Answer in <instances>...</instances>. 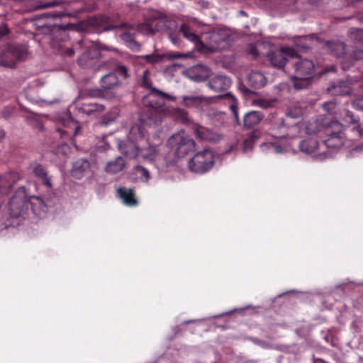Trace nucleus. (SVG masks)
Masks as SVG:
<instances>
[{
	"label": "nucleus",
	"instance_id": "53",
	"mask_svg": "<svg viewBox=\"0 0 363 363\" xmlns=\"http://www.w3.org/2000/svg\"><path fill=\"white\" fill-rule=\"evenodd\" d=\"M277 123H278V125H281L284 126V119L281 118H278L277 119Z\"/></svg>",
	"mask_w": 363,
	"mask_h": 363
},
{
	"label": "nucleus",
	"instance_id": "21",
	"mask_svg": "<svg viewBox=\"0 0 363 363\" xmlns=\"http://www.w3.org/2000/svg\"><path fill=\"white\" fill-rule=\"evenodd\" d=\"M117 196L125 206L131 207L138 204V201L134 196L132 189L120 187L117 190Z\"/></svg>",
	"mask_w": 363,
	"mask_h": 363
},
{
	"label": "nucleus",
	"instance_id": "17",
	"mask_svg": "<svg viewBox=\"0 0 363 363\" xmlns=\"http://www.w3.org/2000/svg\"><path fill=\"white\" fill-rule=\"evenodd\" d=\"M174 23V21L160 18L155 23V28L149 24H143L140 26L139 30L146 34L153 35L155 32L167 30Z\"/></svg>",
	"mask_w": 363,
	"mask_h": 363
},
{
	"label": "nucleus",
	"instance_id": "2",
	"mask_svg": "<svg viewBox=\"0 0 363 363\" xmlns=\"http://www.w3.org/2000/svg\"><path fill=\"white\" fill-rule=\"evenodd\" d=\"M305 132L308 136L301 140L298 147L301 152L311 156L315 161H323L328 157V153L323 150L318 138L321 137V130L316 123H308L305 126Z\"/></svg>",
	"mask_w": 363,
	"mask_h": 363
},
{
	"label": "nucleus",
	"instance_id": "35",
	"mask_svg": "<svg viewBox=\"0 0 363 363\" xmlns=\"http://www.w3.org/2000/svg\"><path fill=\"white\" fill-rule=\"evenodd\" d=\"M273 104V102L270 100L264 99H255L252 101V105L254 106H257L263 109H267L271 107Z\"/></svg>",
	"mask_w": 363,
	"mask_h": 363
},
{
	"label": "nucleus",
	"instance_id": "55",
	"mask_svg": "<svg viewBox=\"0 0 363 363\" xmlns=\"http://www.w3.org/2000/svg\"><path fill=\"white\" fill-rule=\"evenodd\" d=\"M55 5V3H54V2L48 3L46 5H45V7H52V6H54Z\"/></svg>",
	"mask_w": 363,
	"mask_h": 363
},
{
	"label": "nucleus",
	"instance_id": "3",
	"mask_svg": "<svg viewBox=\"0 0 363 363\" xmlns=\"http://www.w3.org/2000/svg\"><path fill=\"white\" fill-rule=\"evenodd\" d=\"M222 99L226 101L230 109L231 110L235 120L239 123V117L238 113V100L230 92L218 95L216 97H205L203 96H183L182 104L186 107L194 108L197 110H203L204 107L209 104L213 103L216 99Z\"/></svg>",
	"mask_w": 363,
	"mask_h": 363
},
{
	"label": "nucleus",
	"instance_id": "15",
	"mask_svg": "<svg viewBox=\"0 0 363 363\" xmlns=\"http://www.w3.org/2000/svg\"><path fill=\"white\" fill-rule=\"evenodd\" d=\"M186 76L190 79L200 82L206 80L211 77V71L203 65H196L187 69Z\"/></svg>",
	"mask_w": 363,
	"mask_h": 363
},
{
	"label": "nucleus",
	"instance_id": "22",
	"mask_svg": "<svg viewBox=\"0 0 363 363\" xmlns=\"http://www.w3.org/2000/svg\"><path fill=\"white\" fill-rule=\"evenodd\" d=\"M89 167L90 164L86 159H79L74 164L72 176L77 179H80L89 171Z\"/></svg>",
	"mask_w": 363,
	"mask_h": 363
},
{
	"label": "nucleus",
	"instance_id": "23",
	"mask_svg": "<svg viewBox=\"0 0 363 363\" xmlns=\"http://www.w3.org/2000/svg\"><path fill=\"white\" fill-rule=\"evenodd\" d=\"M180 31L183 36L195 44L197 50L203 51L204 43L201 41L199 36L196 35L191 28L186 24H183L180 28Z\"/></svg>",
	"mask_w": 363,
	"mask_h": 363
},
{
	"label": "nucleus",
	"instance_id": "40",
	"mask_svg": "<svg viewBox=\"0 0 363 363\" xmlns=\"http://www.w3.org/2000/svg\"><path fill=\"white\" fill-rule=\"evenodd\" d=\"M113 72H116V75L119 74L123 76L124 78H127L128 77V69L126 67L123 65L118 66Z\"/></svg>",
	"mask_w": 363,
	"mask_h": 363
},
{
	"label": "nucleus",
	"instance_id": "28",
	"mask_svg": "<svg viewBox=\"0 0 363 363\" xmlns=\"http://www.w3.org/2000/svg\"><path fill=\"white\" fill-rule=\"evenodd\" d=\"M248 81L255 88H262L265 86L267 79L260 72H252L248 75Z\"/></svg>",
	"mask_w": 363,
	"mask_h": 363
},
{
	"label": "nucleus",
	"instance_id": "59",
	"mask_svg": "<svg viewBox=\"0 0 363 363\" xmlns=\"http://www.w3.org/2000/svg\"><path fill=\"white\" fill-rule=\"evenodd\" d=\"M173 43L176 44V41L174 39H172Z\"/></svg>",
	"mask_w": 363,
	"mask_h": 363
},
{
	"label": "nucleus",
	"instance_id": "58",
	"mask_svg": "<svg viewBox=\"0 0 363 363\" xmlns=\"http://www.w3.org/2000/svg\"><path fill=\"white\" fill-rule=\"evenodd\" d=\"M297 130V127H293V128H291V130Z\"/></svg>",
	"mask_w": 363,
	"mask_h": 363
},
{
	"label": "nucleus",
	"instance_id": "49",
	"mask_svg": "<svg viewBox=\"0 0 363 363\" xmlns=\"http://www.w3.org/2000/svg\"><path fill=\"white\" fill-rule=\"evenodd\" d=\"M250 52H251V54L253 55L254 56L257 55L258 53H257L256 48L254 45H250Z\"/></svg>",
	"mask_w": 363,
	"mask_h": 363
},
{
	"label": "nucleus",
	"instance_id": "27",
	"mask_svg": "<svg viewBox=\"0 0 363 363\" xmlns=\"http://www.w3.org/2000/svg\"><path fill=\"white\" fill-rule=\"evenodd\" d=\"M33 173L41 181L42 184H44L46 187H52L50 177L48 176V172L43 166L40 164L34 165L33 168Z\"/></svg>",
	"mask_w": 363,
	"mask_h": 363
},
{
	"label": "nucleus",
	"instance_id": "5",
	"mask_svg": "<svg viewBox=\"0 0 363 363\" xmlns=\"http://www.w3.org/2000/svg\"><path fill=\"white\" fill-rule=\"evenodd\" d=\"M167 146L177 157H184L196 149V142L184 130L171 135L167 142Z\"/></svg>",
	"mask_w": 363,
	"mask_h": 363
},
{
	"label": "nucleus",
	"instance_id": "39",
	"mask_svg": "<svg viewBox=\"0 0 363 363\" xmlns=\"http://www.w3.org/2000/svg\"><path fill=\"white\" fill-rule=\"evenodd\" d=\"M253 147V140L252 138H247L242 143V151L245 153L250 151Z\"/></svg>",
	"mask_w": 363,
	"mask_h": 363
},
{
	"label": "nucleus",
	"instance_id": "57",
	"mask_svg": "<svg viewBox=\"0 0 363 363\" xmlns=\"http://www.w3.org/2000/svg\"><path fill=\"white\" fill-rule=\"evenodd\" d=\"M240 14L243 15V16H245L246 13L245 11H240Z\"/></svg>",
	"mask_w": 363,
	"mask_h": 363
},
{
	"label": "nucleus",
	"instance_id": "20",
	"mask_svg": "<svg viewBox=\"0 0 363 363\" xmlns=\"http://www.w3.org/2000/svg\"><path fill=\"white\" fill-rule=\"evenodd\" d=\"M208 85L209 88L215 91H220L228 88L231 85V80L229 77L217 74L210 77Z\"/></svg>",
	"mask_w": 363,
	"mask_h": 363
},
{
	"label": "nucleus",
	"instance_id": "36",
	"mask_svg": "<svg viewBox=\"0 0 363 363\" xmlns=\"http://www.w3.org/2000/svg\"><path fill=\"white\" fill-rule=\"evenodd\" d=\"M350 38L355 42H363V29H351Z\"/></svg>",
	"mask_w": 363,
	"mask_h": 363
},
{
	"label": "nucleus",
	"instance_id": "46",
	"mask_svg": "<svg viewBox=\"0 0 363 363\" xmlns=\"http://www.w3.org/2000/svg\"><path fill=\"white\" fill-rule=\"evenodd\" d=\"M8 32L9 29L7 28L6 25L2 24L1 26H0V39L4 35H6L8 33Z\"/></svg>",
	"mask_w": 363,
	"mask_h": 363
},
{
	"label": "nucleus",
	"instance_id": "34",
	"mask_svg": "<svg viewBox=\"0 0 363 363\" xmlns=\"http://www.w3.org/2000/svg\"><path fill=\"white\" fill-rule=\"evenodd\" d=\"M133 172L135 174L139 175L141 179H144L145 182H147L150 178V174L149 171L142 166L137 165L134 167Z\"/></svg>",
	"mask_w": 363,
	"mask_h": 363
},
{
	"label": "nucleus",
	"instance_id": "7",
	"mask_svg": "<svg viewBox=\"0 0 363 363\" xmlns=\"http://www.w3.org/2000/svg\"><path fill=\"white\" fill-rule=\"evenodd\" d=\"M332 128L335 131H332L330 128H323L321 133L324 132L328 135L326 139L323 140V150L328 149L326 151L328 153V157H330L331 152L338 151L345 144V137L342 133V125L337 121H333L331 123Z\"/></svg>",
	"mask_w": 363,
	"mask_h": 363
},
{
	"label": "nucleus",
	"instance_id": "41",
	"mask_svg": "<svg viewBox=\"0 0 363 363\" xmlns=\"http://www.w3.org/2000/svg\"><path fill=\"white\" fill-rule=\"evenodd\" d=\"M353 107L359 111H363V96L356 99L352 103Z\"/></svg>",
	"mask_w": 363,
	"mask_h": 363
},
{
	"label": "nucleus",
	"instance_id": "33",
	"mask_svg": "<svg viewBox=\"0 0 363 363\" xmlns=\"http://www.w3.org/2000/svg\"><path fill=\"white\" fill-rule=\"evenodd\" d=\"M104 106L98 104H89L84 106V112L87 115H91L94 112H101L104 111Z\"/></svg>",
	"mask_w": 363,
	"mask_h": 363
},
{
	"label": "nucleus",
	"instance_id": "1",
	"mask_svg": "<svg viewBox=\"0 0 363 363\" xmlns=\"http://www.w3.org/2000/svg\"><path fill=\"white\" fill-rule=\"evenodd\" d=\"M28 197L24 186L18 188L8 204L9 217L4 222V228L20 225L29 215Z\"/></svg>",
	"mask_w": 363,
	"mask_h": 363
},
{
	"label": "nucleus",
	"instance_id": "42",
	"mask_svg": "<svg viewBox=\"0 0 363 363\" xmlns=\"http://www.w3.org/2000/svg\"><path fill=\"white\" fill-rule=\"evenodd\" d=\"M128 48L134 51H138L140 49V45L133 38L130 41H128V43L126 45Z\"/></svg>",
	"mask_w": 363,
	"mask_h": 363
},
{
	"label": "nucleus",
	"instance_id": "56",
	"mask_svg": "<svg viewBox=\"0 0 363 363\" xmlns=\"http://www.w3.org/2000/svg\"><path fill=\"white\" fill-rule=\"evenodd\" d=\"M196 320H188V321L184 322V323H194V322H196Z\"/></svg>",
	"mask_w": 363,
	"mask_h": 363
},
{
	"label": "nucleus",
	"instance_id": "14",
	"mask_svg": "<svg viewBox=\"0 0 363 363\" xmlns=\"http://www.w3.org/2000/svg\"><path fill=\"white\" fill-rule=\"evenodd\" d=\"M191 130L196 137L201 140L217 143L222 139V135L218 131L207 128L198 123L192 124Z\"/></svg>",
	"mask_w": 363,
	"mask_h": 363
},
{
	"label": "nucleus",
	"instance_id": "48",
	"mask_svg": "<svg viewBox=\"0 0 363 363\" xmlns=\"http://www.w3.org/2000/svg\"><path fill=\"white\" fill-rule=\"evenodd\" d=\"M352 129L354 130H357L360 135H363V128H362L359 125H354Z\"/></svg>",
	"mask_w": 363,
	"mask_h": 363
},
{
	"label": "nucleus",
	"instance_id": "54",
	"mask_svg": "<svg viewBox=\"0 0 363 363\" xmlns=\"http://www.w3.org/2000/svg\"><path fill=\"white\" fill-rule=\"evenodd\" d=\"M187 55L186 54H179L175 57L176 58H182V57H186Z\"/></svg>",
	"mask_w": 363,
	"mask_h": 363
},
{
	"label": "nucleus",
	"instance_id": "29",
	"mask_svg": "<svg viewBox=\"0 0 363 363\" xmlns=\"http://www.w3.org/2000/svg\"><path fill=\"white\" fill-rule=\"evenodd\" d=\"M125 167V161L121 157H118L114 160L108 162L105 167L106 172L116 174Z\"/></svg>",
	"mask_w": 363,
	"mask_h": 363
},
{
	"label": "nucleus",
	"instance_id": "38",
	"mask_svg": "<svg viewBox=\"0 0 363 363\" xmlns=\"http://www.w3.org/2000/svg\"><path fill=\"white\" fill-rule=\"evenodd\" d=\"M348 156L351 157L363 156V145H358L352 148L349 152Z\"/></svg>",
	"mask_w": 363,
	"mask_h": 363
},
{
	"label": "nucleus",
	"instance_id": "51",
	"mask_svg": "<svg viewBox=\"0 0 363 363\" xmlns=\"http://www.w3.org/2000/svg\"><path fill=\"white\" fill-rule=\"evenodd\" d=\"M5 137V132L3 129L0 128V143L2 141V140Z\"/></svg>",
	"mask_w": 363,
	"mask_h": 363
},
{
	"label": "nucleus",
	"instance_id": "9",
	"mask_svg": "<svg viewBox=\"0 0 363 363\" xmlns=\"http://www.w3.org/2000/svg\"><path fill=\"white\" fill-rule=\"evenodd\" d=\"M230 37L228 33L221 31L211 32L206 35L203 51L201 52L206 53L225 50L230 46Z\"/></svg>",
	"mask_w": 363,
	"mask_h": 363
},
{
	"label": "nucleus",
	"instance_id": "12",
	"mask_svg": "<svg viewBox=\"0 0 363 363\" xmlns=\"http://www.w3.org/2000/svg\"><path fill=\"white\" fill-rule=\"evenodd\" d=\"M296 56H297L296 50L289 47H281L267 55L271 64L278 68L284 67L288 58H294Z\"/></svg>",
	"mask_w": 363,
	"mask_h": 363
},
{
	"label": "nucleus",
	"instance_id": "26",
	"mask_svg": "<svg viewBox=\"0 0 363 363\" xmlns=\"http://www.w3.org/2000/svg\"><path fill=\"white\" fill-rule=\"evenodd\" d=\"M160 152L158 145H150L145 148H140V155L143 160L152 162L155 160Z\"/></svg>",
	"mask_w": 363,
	"mask_h": 363
},
{
	"label": "nucleus",
	"instance_id": "50",
	"mask_svg": "<svg viewBox=\"0 0 363 363\" xmlns=\"http://www.w3.org/2000/svg\"><path fill=\"white\" fill-rule=\"evenodd\" d=\"M66 53L69 56H72L74 54V50L72 48H69L66 51Z\"/></svg>",
	"mask_w": 363,
	"mask_h": 363
},
{
	"label": "nucleus",
	"instance_id": "8",
	"mask_svg": "<svg viewBox=\"0 0 363 363\" xmlns=\"http://www.w3.org/2000/svg\"><path fill=\"white\" fill-rule=\"evenodd\" d=\"M215 154L211 149L196 152L189 161V169L196 174H204L213 166Z\"/></svg>",
	"mask_w": 363,
	"mask_h": 363
},
{
	"label": "nucleus",
	"instance_id": "25",
	"mask_svg": "<svg viewBox=\"0 0 363 363\" xmlns=\"http://www.w3.org/2000/svg\"><path fill=\"white\" fill-rule=\"evenodd\" d=\"M264 118V115L257 111H252L245 114L243 125L245 128H252L257 125Z\"/></svg>",
	"mask_w": 363,
	"mask_h": 363
},
{
	"label": "nucleus",
	"instance_id": "45",
	"mask_svg": "<svg viewBox=\"0 0 363 363\" xmlns=\"http://www.w3.org/2000/svg\"><path fill=\"white\" fill-rule=\"evenodd\" d=\"M145 59L152 64L156 63L159 60L157 55H147L145 56Z\"/></svg>",
	"mask_w": 363,
	"mask_h": 363
},
{
	"label": "nucleus",
	"instance_id": "43",
	"mask_svg": "<svg viewBox=\"0 0 363 363\" xmlns=\"http://www.w3.org/2000/svg\"><path fill=\"white\" fill-rule=\"evenodd\" d=\"M121 38L126 45L128 41H130L133 37L128 33H123L121 35Z\"/></svg>",
	"mask_w": 363,
	"mask_h": 363
},
{
	"label": "nucleus",
	"instance_id": "11",
	"mask_svg": "<svg viewBox=\"0 0 363 363\" xmlns=\"http://www.w3.org/2000/svg\"><path fill=\"white\" fill-rule=\"evenodd\" d=\"M26 55V51L22 48L7 46L0 52L1 64L6 67H13L18 60H23Z\"/></svg>",
	"mask_w": 363,
	"mask_h": 363
},
{
	"label": "nucleus",
	"instance_id": "10",
	"mask_svg": "<svg viewBox=\"0 0 363 363\" xmlns=\"http://www.w3.org/2000/svg\"><path fill=\"white\" fill-rule=\"evenodd\" d=\"M295 138L287 135L286 136L277 137L274 141L264 142L261 145L262 152L284 153L296 151L294 150V143Z\"/></svg>",
	"mask_w": 363,
	"mask_h": 363
},
{
	"label": "nucleus",
	"instance_id": "32",
	"mask_svg": "<svg viewBox=\"0 0 363 363\" xmlns=\"http://www.w3.org/2000/svg\"><path fill=\"white\" fill-rule=\"evenodd\" d=\"M328 92L334 95H348L351 92V89L347 85H333L328 88Z\"/></svg>",
	"mask_w": 363,
	"mask_h": 363
},
{
	"label": "nucleus",
	"instance_id": "13",
	"mask_svg": "<svg viewBox=\"0 0 363 363\" xmlns=\"http://www.w3.org/2000/svg\"><path fill=\"white\" fill-rule=\"evenodd\" d=\"M175 101V97L163 92L156 88H151V91L143 98V104L152 108L162 107L164 104V99Z\"/></svg>",
	"mask_w": 363,
	"mask_h": 363
},
{
	"label": "nucleus",
	"instance_id": "47",
	"mask_svg": "<svg viewBox=\"0 0 363 363\" xmlns=\"http://www.w3.org/2000/svg\"><path fill=\"white\" fill-rule=\"evenodd\" d=\"M238 142L235 141L229 147L228 150H226V152L227 153H229V152H233L235 150H236L238 148Z\"/></svg>",
	"mask_w": 363,
	"mask_h": 363
},
{
	"label": "nucleus",
	"instance_id": "24",
	"mask_svg": "<svg viewBox=\"0 0 363 363\" xmlns=\"http://www.w3.org/2000/svg\"><path fill=\"white\" fill-rule=\"evenodd\" d=\"M101 87L104 91L111 90L118 86L120 81L116 72H109L104 74L100 80Z\"/></svg>",
	"mask_w": 363,
	"mask_h": 363
},
{
	"label": "nucleus",
	"instance_id": "19",
	"mask_svg": "<svg viewBox=\"0 0 363 363\" xmlns=\"http://www.w3.org/2000/svg\"><path fill=\"white\" fill-rule=\"evenodd\" d=\"M28 203L34 215L39 218H43L46 215L47 204L40 196H32L28 197Z\"/></svg>",
	"mask_w": 363,
	"mask_h": 363
},
{
	"label": "nucleus",
	"instance_id": "16",
	"mask_svg": "<svg viewBox=\"0 0 363 363\" xmlns=\"http://www.w3.org/2000/svg\"><path fill=\"white\" fill-rule=\"evenodd\" d=\"M99 57V51L95 45L90 46L79 58V65L82 67H92Z\"/></svg>",
	"mask_w": 363,
	"mask_h": 363
},
{
	"label": "nucleus",
	"instance_id": "18",
	"mask_svg": "<svg viewBox=\"0 0 363 363\" xmlns=\"http://www.w3.org/2000/svg\"><path fill=\"white\" fill-rule=\"evenodd\" d=\"M16 172H9L0 176V193L6 194L19 179Z\"/></svg>",
	"mask_w": 363,
	"mask_h": 363
},
{
	"label": "nucleus",
	"instance_id": "37",
	"mask_svg": "<svg viewBox=\"0 0 363 363\" xmlns=\"http://www.w3.org/2000/svg\"><path fill=\"white\" fill-rule=\"evenodd\" d=\"M151 80L150 79V72L146 69L143 73L141 84L143 87L149 89L151 91Z\"/></svg>",
	"mask_w": 363,
	"mask_h": 363
},
{
	"label": "nucleus",
	"instance_id": "52",
	"mask_svg": "<svg viewBox=\"0 0 363 363\" xmlns=\"http://www.w3.org/2000/svg\"><path fill=\"white\" fill-rule=\"evenodd\" d=\"M127 25L126 24H123V25H120V26H115L112 28H104V30H110L111 28H118V27H123V26H126Z\"/></svg>",
	"mask_w": 363,
	"mask_h": 363
},
{
	"label": "nucleus",
	"instance_id": "30",
	"mask_svg": "<svg viewBox=\"0 0 363 363\" xmlns=\"http://www.w3.org/2000/svg\"><path fill=\"white\" fill-rule=\"evenodd\" d=\"M328 48L330 52L337 57H341L345 53V45L342 42H330L328 44Z\"/></svg>",
	"mask_w": 363,
	"mask_h": 363
},
{
	"label": "nucleus",
	"instance_id": "44",
	"mask_svg": "<svg viewBox=\"0 0 363 363\" xmlns=\"http://www.w3.org/2000/svg\"><path fill=\"white\" fill-rule=\"evenodd\" d=\"M335 104L334 102H332V101H329V102H327V103H325L323 106V107L327 110L328 112H331L333 111L335 108Z\"/></svg>",
	"mask_w": 363,
	"mask_h": 363
},
{
	"label": "nucleus",
	"instance_id": "6",
	"mask_svg": "<svg viewBox=\"0 0 363 363\" xmlns=\"http://www.w3.org/2000/svg\"><path fill=\"white\" fill-rule=\"evenodd\" d=\"M143 137V130L139 124L133 125L129 133L127 140H117L118 148L120 152L131 159L139 157L140 148L136 146L135 141Z\"/></svg>",
	"mask_w": 363,
	"mask_h": 363
},
{
	"label": "nucleus",
	"instance_id": "4",
	"mask_svg": "<svg viewBox=\"0 0 363 363\" xmlns=\"http://www.w3.org/2000/svg\"><path fill=\"white\" fill-rule=\"evenodd\" d=\"M294 74L291 77L293 86L296 89L307 88L311 83L315 65L313 61L299 59L294 65Z\"/></svg>",
	"mask_w": 363,
	"mask_h": 363
},
{
	"label": "nucleus",
	"instance_id": "31",
	"mask_svg": "<svg viewBox=\"0 0 363 363\" xmlns=\"http://www.w3.org/2000/svg\"><path fill=\"white\" fill-rule=\"evenodd\" d=\"M304 113L305 107L300 104H296L288 108L286 115L288 118H298L302 116Z\"/></svg>",
	"mask_w": 363,
	"mask_h": 363
}]
</instances>
